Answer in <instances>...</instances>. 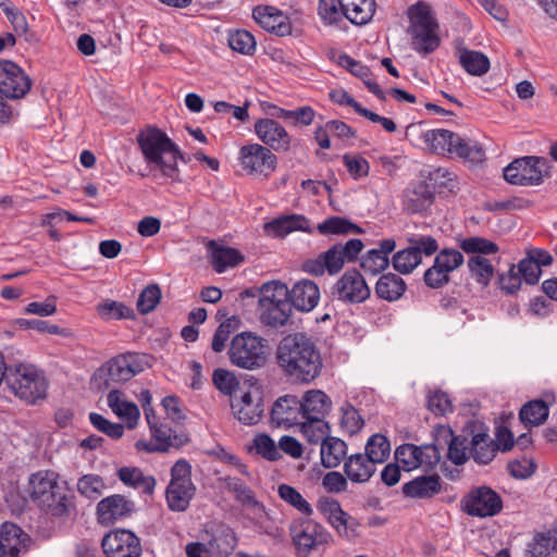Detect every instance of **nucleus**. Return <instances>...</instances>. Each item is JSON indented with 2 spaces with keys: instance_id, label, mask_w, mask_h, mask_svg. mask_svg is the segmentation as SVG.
Masks as SVG:
<instances>
[{
  "instance_id": "nucleus-25",
  "label": "nucleus",
  "mask_w": 557,
  "mask_h": 557,
  "mask_svg": "<svg viewBox=\"0 0 557 557\" xmlns=\"http://www.w3.org/2000/svg\"><path fill=\"white\" fill-rule=\"evenodd\" d=\"M290 534L297 549L304 554L310 553L315 546L322 544L326 536L323 527L310 519L293 523Z\"/></svg>"
},
{
  "instance_id": "nucleus-5",
  "label": "nucleus",
  "mask_w": 557,
  "mask_h": 557,
  "mask_svg": "<svg viewBox=\"0 0 557 557\" xmlns=\"http://www.w3.org/2000/svg\"><path fill=\"white\" fill-rule=\"evenodd\" d=\"M260 320L267 326L278 327L287 323L292 305L288 300V288L281 282H269L262 285L258 299Z\"/></svg>"
},
{
  "instance_id": "nucleus-6",
  "label": "nucleus",
  "mask_w": 557,
  "mask_h": 557,
  "mask_svg": "<svg viewBox=\"0 0 557 557\" xmlns=\"http://www.w3.org/2000/svg\"><path fill=\"white\" fill-rule=\"evenodd\" d=\"M408 16L412 49L422 54L433 52L440 46V37L436 33L438 24L432 15L431 7L425 2H417L408 9Z\"/></svg>"
},
{
  "instance_id": "nucleus-15",
  "label": "nucleus",
  "mask_w": 557,
  "mask_h": 557,
  "mask_svg": "<svg viewBox=\"0 0 557 557\" xmlns=\"http://www.w3.org/2000/svg\"><path fill=\"white\" fill-rule=\"evenodd\" d=\"M370 294L364 277L356 269L347 270L332 287V295L348 304L363 302L370 297Z\"/></svg>"
},
{
  "instance_id": "nucleus-37",
  "label": "nucleus",
  "mask_w": 557,
  "mask_h": 557,
  "mask_svg": "<svg viewBox=\"0 0 557 557\" xmlns=\"http://www.w3.org/2000/svg\"><path fill=\"white\" fill-rule=\"evenodd\" d=\"M27 535L23 530L11 522H4L1 527L0 543L5 549L8 557H18L21 552L26 550Z\"/></svg>"
},
{
  "instance_id": "nucleus-62",
  "label": "nucleus",
  "mask_w": 557,
  "mask_h": 557,
  "mask_svg": "<svg viewBox=\"0 0 557 557\" xmlns=\"http://www.w3.org/2000/svg\"><path fill=\"white\" fill-rule=\"evenodd\" d=\"M408 244L411 250L421 257L422 255L430 257L438 250L437 240L430 235H413L408 238Z\"/></svg>"
},
{
  "instance_id": "nucleus-43",
  "label": "nucleus",
  "mask_w": 557,
  "mask_h": 557,
  "mask_svg": "<svg viewBox=\"0 0 557 557\" xmlns=\"http://www.w3.org/2000/svg\"><path fill=\"white\" fill-rule=\"evenodd\" d=\"M208 545L211 547L213 555L228 557L237 545V539L231 528L222 527L212 534Z\"/></svg>"
},
{
  "instance_id": "nucleus-17",
  "label": "nucleus",
  "mask_w": 557,
  "mask_h": 557,
  "mask_svg": "<svg viewBox=\"0 0 557 557\" xmlns=\"http://www.w3.org/2000/svg\"><path fill=\"white\" fill-rule=\"evenodd\" d=\"M101 546L107 557H140L143 552L139 537L125 529L113 530L106 534Z\"/></svg>"
},
{
  "instance_id": "nucleus-58",
  "label": "nucleus",
  "mask_w": 557,
  "mask_h": 557,
  "mask_svg": "<svg viewBox=\"0 0 557 557\" xmlns=\"http://www.w3.org/2000/svg\"><path fill=\"white\" fill-rule=\"evenodd\" d=\"M212 382L216 389L224 395H228L232 399L234 398V393L239 388L237 377L225 369H215L212 374Z\"/></svg>"
},
{
  "instance_id": "nucleus-3",
  "label": "nucleus",
  "mask_w": 557,
  "mask_h": 557,
  "mask_svg": "<svg viewBox=\"0 0 557 557\" xmlns=\"http://www.w3.org/2000/svg\"><path fill=\"white\" fill-rule=\"evenodd\" d=\"M136 141L151 170L160 171L162 176L172 181H180L177 160L185 159L176 144L164 132L156 126H147L137 134Z\"/></svg>"
},
{
  "instance_id": "nucleus-47",
  "label": "nucleus",
  "mask_w": 557,
  "mask_h": 557,
  "mask_svg": "<svg viewBox=\"0 0 557 557\" xmlns=\"http://www.w3.org/2000/svg\"><path fill=\"white\" fill-rule=\"evenodd\" d=\"M459 247L466 253L483 257L496 253L499 250L496 243L479 236H471L461 239L459 242Z\"/></svg>"
},
{
  "instance_id": "nucleus-22",
  "label": "nucleus",
  "mask_w": 557,
  "mask_h": 557,
  "mask_svg": "<svg viewBox=\"0 0 557 557\" xmlns=\"http://www.w3.org/2000/svg\"><path fill=\"white\" fill-rule=\"evenodd\" d=\"M344 257L339 246L334 244L326 251L319 253L315 258L304 261L301 270L313 276L338 274L345 265Z\"/></svg>"
},
{
  "instance_id": "nucleus-53",
  "label": "nucleus",
  "mask_w": 557,
  "mask_h": 557,
  "mask_svg": "<svg viewBox=\"0 0 557 557\" xmlns=\"http://www.w3.org/2000/svg\"><path fill=\"white\" fill-rule=\"evenodd\" d=\"M277 493L284 502L296 508L301 513L306 516H310L312 513L310 504L295 487L288 484H281L278 485Z\"/></svg>"
},
{
  "instance_id": "nucleus-44",
  "label": "nucleus",
  "mask_w": 557,
  "mask_h": 557,
  "mask_svg": "<svg viewBox=\"0 0 557 557\" xmlns=\"http://www.w3.org/2000/svg\"><path fill=\"white\" fill-rule=\"evenodd\" d=\"M317 230L322 235H348V234H362L363 230L352 223L350 220L343 216H330L322 223L318 224Z\"/></svg>"
},
{
  "instance_id": "nucleus-30",
  "label": "nucleus",
  "mask_w": 557,
  "mask_h": 557,
  "mask_svg": "<svg viewBox=\"0 0 557 557\" xmlns=\"http://www.w3.org/2000/svg\"><path fill=\"white\" fill-rule=\"evenodd\" d=\"M376 465L366 453L352 454L344 461V473L354 483H366L375 473Z\"/></svg>"
},
{
  "instance_id": "nucleus-4",
  "label": "nucleus",
  "mask_w": 557,
  "mask_h": 557,
  "mask_svg": "<svg viewBox=\"0 0 557 557\" xmlns=\"http://www.w3.org/2000/svg\"><path fill=\"white\" fill-rule=\"evenodd\" d=\"M144 357L137 354H124L111 358L94 373L91 383L97 391L109 389L114 384H123L145 370Z\"/></svg>"
},
{
  "instance_id": "nucleus-11",
  "label": "nucleus",
  "mask_w": 557,
  "mask_h": 557,
  "mask_svg": "<svg viewBox=\"0 0 557 557\" xmlns=\"http://www.w3.org/2000/svg\"><path fill=\"white\" fill-rule=\"evenodd\" d=\"M460 509L471 517H494L502 511L503 499L500 495L490 486H475L461 498Z\"/></svg>"
},
{
  "instance_id": "nucleus-13",
  "label": "nucleus",
  "mask_w": 557,
  "mask_h": 557,
  "mask_svg": "<svg viewBox=\"0 0 557 557\" xmlns=\"http://www.w3.org/2000/svg\"><path fill=\"white\" fill-rule=\"evenodd\" d=\"M242 168L248 174H260L268 177L277 168V157L261 144H248L239 149Z\"/></svg>"
},
{
  "instance_id": "nucleus-61",
  "label": "nucleus",
  "mask_w": 557,
  "mask_h": 557,
  "mask_svg": "<svg viewBox=\"0 0 557 557\" xmlns=\"http://www.w3.org/2000/svg\"><path fill=\"white\" fill-rule=\"evenodd\" d=\"M161 299V289L157 284L148 285L140 293L137 300V309L140 313L151 312Z\"/></svg>"
},
{
  "instance_id": "nucleus-23",
  "label": "nucleus",
  "mask_w": 557,
  "mask_h": 557,
  "mask_svg": "<svg viewBox=\"0 0 557 557\" xmlns=\"http://www.w3.org/2000/svg\"><path fill=\"white\" fill-rule=\"evenodd\" d=\"M10 389L26 404H35V369L18 364L5 374Z\"/></svg>"
},
{
  "instance_id": "nucleus-27",
  "label": "nucleus",
  "mask_w": 557,
  "mask_h": 557,
  "mask_svg": "<svg viewBox=\"0 0 557 557\" xmlns=\"http://www.w3.org/2000/svg\"><path fill=\"white\" fill-rule=\"evenodd\" d=\"M135 504L125 496L114 494L101 499L97 505V517L101 524L109 525L114 521L129 516Z\"/></svg>"
},
{
  "instance_id": "nucleus-28",
  "label": "nucleus",
  "mask_w": 557,
  "mask_h": 557,
  "mask_svg": "<svg viewBox=\"0 0 557 557\" xmlns=\"http://www.w3.org/2000/svg\"><path fill=\"white\" fill-rule=\"evenodd\" d=\"M255 21L267 32L277 36H286L292 33L288 16L274 7H256L252 11Z\"/></svg>"
},
{
  "instance_id": "nucleus-34",
  "label": "nucleus",
  "mask_w": 557,
  "mask_h": 557,
  "mask_svg": "<svg viewBox=\"0 0 557 557\" xmlns=\"http://www.w3.org/2000/svg\"><path fill=\"white\" fill-rule=\"evenodd\" d=\"M299 403L302 420L323 419L332 408L331 398L321 389L307 391Z\"/></svg>"
},
{
  "instance_id": "nucleus-18",
  "label": "nucleus",
  "mask_w": 557,
  "mask_h": 557,
  "mask_svg": "<svg viewBox=\"0 0 557 557\" xmlns=\"http://www.w3.org/2000/svg\"><path fill=\"white\" fill-rule=\"evenodd\" d=\"M32 82L22 67L10 60L0 61V94L18 99L30 89Z\"/></svg>"
},
{
  "instance_id": "nucleus-57",
  "label": "nucleus",
  "mask_w": 557,
  "mask_h": 557,
  "mask_svg": "<svg viewBox=\"0 0 557 557\" xmlns=\"http://www.w3.org/2000/svg\"><path fill=\"white\" fill-rule=\"evenodd\" d=\"M104 488L103 479L97 474H85L77 482V491L89 499L100 497Z\"/></svg>"
},
{
  "instance_id": "nucleus-55",
  "label": "nucleus",
  "mask_w": 557,
  "mask_h": 557,
  "mask_svg": "<svg viewBox=\"0 0 557 557\" xmlns=\"http://www.w3.org/2000/svg\"><path fill=\"white\" fill-rule=\"evenodd\" d=\"M392 263L397 272L409 274L421 263V256H417L408 246L393 256Z\"/></svg>"
},
{
  "instance_id": "nucleus-36",
  "label": "nucleus",
  "mask_w": 557,
  "mask_h": 557,
  "mask_svg": "<svg viewBox=\"0 0 557 557\" xmlns=\"http://www.w3.org/2000/svg\"><path fill=\"white\" fill-rule=\"evenodd\" d=\"M122 395V392L112 388L107 396L108 406L117 417L124 418L126 426L132 430L137 425L140 412L136 404L123 400Z\"/></svg>"
},
{
  "instance_id": "nucleus-56",
  "label": "nucleus",
  "mask_w": 557,
  "mask_h": 557,
  "mask_svg": "<svg viewBox=\"0 0 557 557\" xmlns=\"http://www.w3.org/2000/svg\"><path fill=\"white\" fill-rule=\"evenodd\" d=\"M341 428L347 434H357L364 425V421L359 411L350 404H347L341 408Z\"/></svg>"
},
{
  "instance_id": "nucleus-9",
  "label": "nucleus",
  "mask_w": 557,
  "mask_h": 557,
  "mask_svg": "<svg viewBox=\"0 0 557 557\" xmlns=\"http://www.w3.org/2000/svg\"><path fill=\"white\" fill-rule=\"evenodd\" d=\"M549 175V161L537 156L517 158L504 169L506 182L517 186H539Z\"/></svg>"
},
{
  "instance_id": "nucleus-60",
  "label": "nucleus",
  "mask_w": 557,
  "mask_h": 557,
  "mask_svg": "<svg viewBox=\"0 0 557 557\" xmlns=\"http://www.w3.org/2000/svg\"><path fill=\"white\" fill-rule=\"evenodd\" d=\"M319 15L327 24H337L346 18V13L338 0H320Z\"/></svg>"
},
{
  "instance_id": "nucleus-33",
  "label": "nucleus",
  "mask_w": 557,
  "mask_h": 557,
  "mask_svg": "<svg viewBox=\"0 0 557 557\" xmlns=\"http://www.w3.org/2000/svg\"><path fill=\"white\" fill-rule=\"evenodd\" d=\"M295 231L312 233L309 220L301 214H289L281 215L264 224V232L273 237H284Z\"/></svg>"
},
{
  "instance_id": "nucleus-59",
  "label": "nucleus",
  "mask_w": 557,
  "mask_h": 557,
  "mask_svg": "<svg viewBox=\"0 0 557 557\" xmlns=\"http://www.w3.org/2000/svg\"><path fill=\"white\" fill-rule=\"evenodd\" d=\"M239 324V319L236 317H231L222 322L214 332L211 348L215 352H221L225 348V344L230 337V335L235 332Z\"/></svg>"
},
{
  "instance_id": "nucleus-64",
  "label": "nucleus",
  "mask_w": 557,
  "mask_h": 557,
  "mask_svg": "<svg viewBox=\"0 0 557 557\" xmlns=\"http://www.w3.org/2000/svg\"><path fill=\"white\" fill-rule=\"evenodd\" d=\"M253 446L256 451L267 460L276 461L282 457L275 442L268 434H257Z\"/></svg>"
},
{
  "instance_id": "nucleus-14",
  "label": "nucleus",
  "mask_w": 557,
  "mask_h": 557,
  "mask_svg": "<svg viewBox=\"0 0 557 557\" xmlns=\"http://www.w3.org/2000/svg\"><path fill=\"white\" fill-rule=\"evenodd\" d=\"M253 131L263 146L271 151L287 153L293 147V137L275 119L263 117L255 122Z\"/></svg>"
},
{
  "instance_id": "nucleus-63",
  "label": "nucleus",
  "mask_w": 557,
  "mask_h": 557,
  "mask_svg": "<svg viewBox=\"0 0 557 557\" xmlns=\"http://www.w3.org/2000/svg\"><path fill=\"white\" fill-rule=\"evenodd\" d=\"M91 425L113 440H119L124 434V428L120 423H113L97 412L89 413Z\"/></svg>"
},
{
  "instance_id": "nucleus-26",
  "label": "nucleus",
  "mask_w": 557,
  "mask_h": 557,
  "mask_svg": "<svg viewBox=\"0 0 557 557\" xmlns=\"http://www.w3.org/2000/svg\"><path fill=\"white\" fill-rule=\"evenodd\" d=\"M302 421L301 405L294 395H284L275 400L271 409V423L288 429Z\"/></svg>"
},
{
  "instance_id": "nucleus-46",
  "label": "nucleus",
  "mask_w": 557,
  "mask_h": 557,
  "mask_svg": "<svg viewBox=\"0 0 557 557\" xmlns=\"http://www.w3.org/2000/svg\"><path fill=\"white\" fill-rule=\"evenodd\" d=\"M300 430L307 441L311 444H323L326 438L331 437L330 425L323 419H308L302 420L300 423Z\"/></svg>"
},
{
  "instance_id": "nucleus-51",
  "label": "nucleus",
  "mask_w": 557,
  "mask_h": 557,
  "mask_svg": "<svg viewBox=\"0 0 557 557\" xmlns=\"http://www.w3.org/2000/svg\"><path fill=\"white\" fill-rule=\"evenodd\" d=\"M422 448L413 444H403L395 449V459L403 463L407 471L422 466Z\"/></svg>"
},
{
  "instance_id": "nucleus-49",
  "label": "nucleus",
  "mask_w": 557,
  "mask_h": 557,
  "mask_svg": "<svg viewBox=\"0 0 557 557\" xmlns=\"http://www.w3.org/2000/svg\"><path fill=\"white\" fill-rule=\"evenodd\" d=\"M467 265L470 274L479 284L487 286L494 275V267L483 256H472L468 259Z\"/></svg>"
},
{
  "instance_id": "nucleus-16",
  "label": "nucleus",
  "mask_w": 557,
  "mask_h": 557,
  "mask_svg": "<svg viewBox=\"0 0 557 557\" xmlns=\"http://www.w3.org/2000/svg\"><path fill=\"white\" fill-rule=\"evenodd\" d=\"M470 421L462 428L461 433L455 435L453 430L446 425H438L436 434L440 437V444L443 448L447 447L448 459L457 465H463L470 456Z\"/></svg>"
},
{
  "instance_id": "nucleus-21",
  "label": "nucleus",
  "mask_w": 557,
  "mask_h": 557,
  "mask_svg": "<svg viewBox=\"0 0 557 557\" xmlns=\"http://www.w3.org/2000/svg\"><path fill=\"white\" fill-rule=\"evenodd\" d=\"M470 456L479 465L490 463L496 456L497 445L490 437L488 428L479 420H470Z\"/></svg>"
},
{
  "instance_id": "nucleus-8",
  "label": "nucleus",
  "mask_w": 557,
  "mask_h": 557,
  "mask_svg": "<svg viewBox=\"0 0 557 557\" xmlns=\"http://www.w3.org/2000/svg\"><path fill=\"white\" fill-rule=\"evenodd\" d=\"M424 143L436 154L456 153L472 163L483 161V149L448 129H431L423 134Z\"/></svg>"
},
{
  "instance_id": "nucleus-48",
  "label": "nucleus",
  "mask_w": 557,
  "mask_h": 557,
  "mask_svg": "<svg viewBox=\"0 0 557 557\" xmlns=\"http://www.w3.org/2000/svg\"><path fill=\"white\" fill-rule=\"evenodd\" d=\"M225 487L230 493L235 494L237 502L247 507H258L260 503L256 499L252 490L240 479L226 476L224 479Z\"/></svg>"
},
{
  "instance_id": "nucleus-20",
  "label": "nucleus",
  "mask_w": 557,
  "mask_h": 557,
  "mask_svg": "<svg viewBox=\"0 0 557 557\" xmlns=\"http://www.w3.org/2000/svg\"><path fill=\"white\" fill-rule=\"evenodd\" d=\"M231 408L239 422L253 425L260 421L264 411L262 393L258 388L244 392L238 399H231Z\"/></svg>"
},
{
  "instance_id": "nucleus-54",
  "label": "nucleus",
  "mask_w": 557,
  "mask_h": 557,
  "mask_svg": "<svg viewBox=\"0 0 557 557\" xmlns=\"http://www.w3.org/2000/svg\"><path fill=\"white\" fill-rule=\"evenodd\" d=\"M346 18L355 25L367 24L374 14L373 0H360L345 11Z\"/></svg>"
},
{
  "instance_id": "nucleus-38",
  "label": "nucleus",
  "mask_w": 557,
  "mask_h": 557,
  "mask_svg": "<svg viewBox=\"0 0 557 557\" xmlns=\"http://www.w3.org/2000/svg\"><path fill=\"white\" fill-rule=\"evenodd\" d=\"M195 492L194 483H170L165 492L169 508L172 511H185L195 496Z\"/></svg>"
},
{
  "instance_id": "nucleus-1",
  "label": "nucleus",
  "mask_w": 557,
  "mask_h": 557,
  "mask_svg": "<svg viewBox=\"0 0 557 557\" xmlns=\"http://www.w3.org/2000/svg\"><path fill=\"white\" fill-rule=\"evenodd\" d=\"M37 539L48 540L65 525L75 509L74 496L67 482L52 470L37 472Z\"/></svg>"
},
{
  "instance_id": "nucleus-31",
  "label": "nucleus",
  "mask_w": 557,
  "mask_h": 557,
  "mask_svg": "<svg viewBox=\"0 0 557 557\" xmlns=\"http://www.w3.org/2000/svg\"><path fill=\"white\" fill-rule=\"evenodd\" d=\"M320 292L318 285L310 280H300L288 290L292 308L299 311H311L318 304Z\"/></svg>"
},
{
  "instance_id": "nucleus-7",
  "label": "nucleus",
  "mask_w": 557,
  "mask_h": 557,
  "mask_svg": "<svg viewBox=\"0 0 557 557\" xmlns=\"http://www.w3.org/2000/svg\"><path fill=\"white\" fill-rule=\"evenodd\" d=\"M227 355L233 366L250 371L258 370L267 364L268 342L250 332H243L234 336Z\"/></svg>"
},
{
  "instance_id": "nucleus-32",
  "label": "nucleus",
  "mask_w": 557,
  "mask_h": 557,
  "mask_svg": "<svg viewBox=\"0 0 557 557\" xmlns=\"http://www.w3.org/2000/svg\"><path fill=\"white\" fill-rule=\"evenodd\" d=\"M527 553L528 557H557V520L534 533Z\"/></svg>"
},
{
  "instance_id": "nucleus-41",
  "label": "nucleus",
  "mask_w": 557,
  "mask_h": 557,
  "mask_svg": "<svg viewBox=\"0 0 557 557\" xmlns=\"http://www.w3.org/2000/svg\"><path fill=\"white\" fill-rule=\"evenodd\" d=\"M119 479L128 486L141 490L143 493L151 495L156 486V480L151 475H145L139 468L123 467L117 471Z\"/></svg>"
},
{
  "instance_id": "nucleus-39",
  "label": "nucleus",
  "mask_w": 557,
  "mask_h": 557,
  "mask_svg": "<svg viewBox=\"0 0 557 557\" xmlns=\"http://www.w3.org/2000/svg\"><path fill=\"white\" fill-rule=\"evenodd\" d=\"M321 463L324 468H337L347 456V444L338 438L331 436L321 445Z\"/></svg>"
},
{
  "instance_id": "nucleus-35",
  "label": "nucleus",
  "mask_w": 557,
  "mask_h": 557,
  "mask_svg": "<svg viewBox=\"0 0 557 557\" xmlns=\"http://www.w3.org/2000/svg\"><path fill=\"white\" fill-rule=\"evenodd\" d=\"M212 268L218 273H223L227 268H234L244 261L239 250L219 245L215 240L208 244Z\"/></svg>"
},
{
  "instance_id": "nucleus-24",
  "label": "nucleus",
  "mask_w": 557,
  "mask_h": 557,
  "mask_svg": "<svg viewBox=\"0 0 557 557\" xmlns=\"http://www.w3.org/2000/svg\"><path fill=\"white\" fill-rule=\"evenodd\" d=\"M151 433V440L156 443L159 453H166L171 448H181L189 442L187 433L173 430L168 423L161 422L156 416L147 422Z\"/></svg>"
},
{
  "instance_id": "nucleus-12",
  "label": "nucleus",
  "mask_w": 557,
  "mask_h": 557,
  "mask_svg": "<svg viewBox=\"0 0 557 557\" xmlns=\"http://www.w3.org/2000/svg\"><path fill=\"white\" fill-rule=\"evenodd\" d=\"M463 262L465 257L458 249H441L434 258L433 265L423 274L424 284L432 289L442 288L449 283L450 273L460 268Z\"/></svg>"
},
{
  "instance_id": "nucleus-42",
  "label": "nucleus",
  "mask_w": 557,
  "mask_h": 557,
  "mask_svg": "<svg viewBox=\"0 0 557 557\" xmlns=\"http://www.w3.org/2000/svg\"><path fill=\"white\" fill-rule=\"evenodd\" d=\"M458 58L460 65L470 75L482 76L490 70L488 58L480 51L459 48Z\"/></svg>"
},
{
  "instance_id": "nucleus-45",
  "label": "nucleus",
  "mask_w": 557,
  "mask_h": 557,
  "mask_svg": "<svg viewBox=\"0 0 557 557\" xmlns=\"http://www.w3.org/2000/svg\"><path fill=\"white\" fill-rule=\"evenodd\" d=\"M548 414L547 404L542 399H534L521 407L519 418L525 426H537L547 420Z\"/></svg>"
},
{
  "instance_id": "nucleus-19",
  "label": "nucleus",
  "mask_w": 557,
  "mask_h": 557,
  "mask_svg": "<svg viewBox=\"0 0 557 557\" xmlns=\"http://www.w3.org/2000/svg\"><path fill=\"white\" fill-rule=\"evenodd\" d=\"M319 508L341 536L349 541L360 536V522L344 511L337 500L323 498L319 502Z\"/></svg>"
},
{
  "instance_id": "nucleus-2",
  "label": "nucleus",
  "mask_w": 557,
  "mask_h": 557,
  "mask_svg": "<svg viewBox=\"0 0 557 557\" xmlns=\"http://www.w3.org/2000/svg\"><path fill=\"white\" fill-rule=\"evenodd\" d=\"M276 362L287 381L310 384L322 372L323 359L317 344L304 333L288 334L276 348Z\"/></svg>"
},
{
  "instance_id": "nucleus-40",
  "label": "nucleus",
  "mask_w": 557,
  "mask_h": 557,
  "mask_svg": "<svg viewBox=\"0 0 557 557\" xmlns=\"http://www.w3.org/2000/svg\"><path fill=\"white\" fill-rule=\"evenodd\" d=\"M405 281L394 273H385L380 276L375 284V294L386 301L398 300L406 292Z\"/></svg>"
},
{
  "instance_id": "nucleus-10",
  "label": "nucleus",
  "mask_w": 557,
  "mask_h": 557,
  "mask_svg": "<svg viewBox=\"0 0 557 557\" xmlns=\"http://www.w3.org/2000/svg\"><path fill=\"white\" fill-rule=\"evenodd\" d=\"M450 173L443 169H437L430 173L429 182H419L412 187H409L404 193L403 209L411 214L422 213L426 211L434 201V190L436 185L447 186V181Z\"/></svg>"
},
{
  "instance_id": "nucleus-52",
  "label": "nucleus",
  "mask_w": 557,
  "mask_h": 557,
  "mask_svg": "<svg viewBox=\"0 0 557 557\" xmlns=\"http://www.w3.org/2000/svg\"><path fill=\"white\" fill-rule=\"evenodd\" d=\"M389 453V441L381 433L373 434L366 444V454L377 463H383L388 458Z\"/></svg>"
},
{
  "instance_id": "nucleus-29",
  "label": "nucleus",
  "mask_w": 557,
  "mask_h": 557,
  "mask_svg": "<svg viewBox=\"0 0 557 557\" xmlns=\"http://www.w3.org/2000/svg\"><path fill=\"white\" fill-rule=\"evenodd\" d=\"M443 490V481L437 473L419 475L405 483L401 492L405 497L414 499H430Z\"/></svg>"
},
{
  "instance_id": "nucleus-50",
  "label": "nucleus",
  "mask_w": 557,
  "mask_h": 557,
  "mask_svg": "<svg viewBox=\"0 0 557 557\" xmlns=\"http://www.w3.org/2000/svg\"><path fill=\"white\" fill-rule=\"evenodd\" d=\"M227 42L233 51L242 54H252L256 50L255 37L245 29L230 30Z\"/></svg>"
}]
</instances>
